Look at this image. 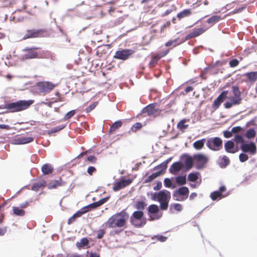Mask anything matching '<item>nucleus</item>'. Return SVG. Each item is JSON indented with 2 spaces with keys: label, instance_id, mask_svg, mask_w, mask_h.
<instances>
[{
  "label": "nucleus",
  "instance_id": "nucleus-1",
  "mask_svg": "<svg viewBox=\"0 0 257 257\" xmlns=\"http://www.w3.org/2000/svg\"><path fill=\"white\" fill-rule=\"evenodd\" d=\"M130 216L128 213L123 209L110 217L105 223V226L108 228H126L127 221Z\"/></svg>",
  "mask_w": 257,
  "mask_h": 257
},
{
  "label": "nucleus",
  "instance_id": "nucleus-2",
  "mask_svg": "<svg viewBox=\"0 0 257 257\" xmlns=\"http://www.w3.org/2000/svg\"><path fill=\"white\" fill-rule=\"evenodd\" d=\"M34 102L33 100H20L5 104L4 108L13 111H21L29 108Z\"/></svg>",
  "mask_w": 257,
  "mask_h": 257
},
{
  "label": "nucleus",
  "instance_id": "nucleus-3",
  "mask_svg": "<svg viewBox=\"0 0 257 257\" xmlns=\"http://www.w3.org/2000/svg\"><path fill=\"white\" fill-rule=\"evenodd\" d=\"M142 211H136L130 217V222L136 227H143L147 223V219Z\"/></svg>",
  "mask_w": 257,
  "mask_h": 257
},
{
  "label": "nucleus",
  "instance_id": "nucleus-4",
  "mask_svg": "<svg viewBox=\"0 0 257 257\" xmlns=\"http://www.w3.org/2000/svg\"><path fill=\"white\" fill-rule=\"evenodd\" d=\"M194 163L197 169H202L205 168L208 162V158L202 154H197L193 156Z\"/></svg>",
  "mask_w": 257,
  "mask_h": 257
},
{
  "label": "nucleus",
  "instance_id": "nucleus-5",
  "mask_svg": "<svg viewBox=\"0 0 257 257\" xmlns=\"http://www.w3.org/2000/svg\"><path fill=\"white\" fill-rule=\"evenodd\" d=\"M189 193V190L187 187H181L174 192L173 198L176 201H183L187 199Z\"/></svg>",
  "mask_w": 257,
  "mask_h": 257
},
{
  "label": "nucleus",
  "instance_id": "nucleus-6",
  "mask_svg": "<svg viewBox=\"0 0 257 257\" xmlns=\"http://www.w3.org/2000/svg\"><path fill=\"white\" fill-rule=\"evenodd\" d=\"M170 159L167 160L166 161H164L160 165L157 166L156 168V169H161V170L156 173H153L152 175L149 176L147 179L146 180V182H152L153 180L160 176V175L163 174L167 168V164L170 161Z\"/></svg>",
  "mask_w": 257,
  "mask_h": 257
},
{
  "label": "nucleus",
  "instance_id": "nucleus-7",
  "mask_svg": "<svg viewBox=\"0 0 257 257\" xmlns=\"http://www.w3.org/2000/svg\"><path fill=\"white\" fill-rule=\"evenodd\" d=\"M206 146L211 150L217 151L222 147V141L218 137L210 138L207 140Z\"/></svg>",
  "mask_w": 257,
  "mask_h": 257
},
{
  "label": "nucleus",
  "instance_id": "nucleus-8",
  "mask_svg": "<svg viewBox=\"0 0 257 257\" xmlns=\"http://www.w3.org/2000/svg\"><path fill=\"white\" fill-rule=\"evenodd\" d=\"M46 35V32L44 29H32L27 30L26 34L24 36L23 39L29 38L42 37Z\"/></svg>",
  "mask_w": 257,
  "mask_h": 257
},
{
  "label": "nucleus",
  "instance_id": "nucleus-9",
  "mask_svg": "<svg viewBox=\"0 0 257 257\" xmlns=\"http://www.w3.org/2000/svg\"><path fill=\"white\" fill-rule=\"evenodd\" d=\"M135 53V51L132 49H121L116 51L113 57L115 59L125 60Z\"/></svg>",
  "mask_w": 257,
  "mask_h": 257
},
{
  "label": "nucleus",
  "instance_id": "nucleus-10",
  "mask_svg": "<svg viewBox=\"0 0 257 257\" xmlns=\"http://www.w3.org/2000/svg\"><path fill=\"white\" fill-rule=\"evenodd\" d=\"M55 85L50 82H39L36 84L37 89L44 94L49 93Z\"/></svg>",
  "mask_w": 257,
  "mask_h": 257
},
{
  "label": "nucleus",
  "instance_id": "nucleus-11",
  "mask_svg": "<svg viewBox=\"0 0 257 257\" xmlns=\"http://www.w3.org/2000/svg\"><path fill=\"white\" fill-rule=\"evenodd\" d=\"M36 49H37V48L34 47L31 48H25L24 49L23 51H26L27 53L23 56L22 59L23 60H26L41 58V54L35 51V50Z\"/></svg>",
  "mask_w": 257,
  "mask_h": 257
},
{
  "label": "nucleus",
  "instance_id": "nucleus-12",
  "mask_svg": "<svg viewBox=\"0 0 257 257\" xmlns=\"http://www.w3.org/2000/svg\"><path fill=\"white\" fill-rule=\"evenodd\" d=\"M240 149L243 152L249 153L252 155L255 154L256 153V147L253 142L248 144L244 143L241 145Z\"/></svg>",
  "mask_w": 257,
  "mask_h": 257
},
{
  "label": "nucleus",
  "instance_id": "nucleus-13",
  "mask_svg": "<svg viewBox=\"0 0 257 257\" xmlns=\"http://www.w3.org/2000/svg\"><path fill=\"white\" fill-rule=\"evenodd\" d=\"M224 149L227 153L231 154H234L239 150L238 146H236L232 140L227 141L224 144Z\"/></svg>",
  "mask_w": 257,
  "mask_h": 257
},
{
  "label": "nucleus",
  "instance_id": "nucleus-14",
  "mask_svg": "<svg viewBox=\"0 0 257 257\" xmlns=\"http://www.w3.org/2000/svg\"><path fill=\"white\" fill-rule=\"evenodd\" d=\"M133 182V180L131 179H122L119 181L115 182L113 184V190L117 191L130 185Z\"/></svg>",
  "mask_w": 257,
  "mask_h": 257
},
{
  "label": "nucleus",
  "instance_id": "nucleus-15",
  "mask_svg": "<svg viewBox=\"0 0 257 257\" xmlns=\"http://www.w3.org/2000/svg\"><path fill=\"white\" fill-rule=\"evenodd\" d=\"M228 90L222 91L219 95L214 100L212 104V107L215 110L217 109L220 106V104L222 103L227 98L228 94Z\"/></svg>",
  "mask_w": 257,
  "mask_h": 257
},
{
  "label": "nucleus",
  "instance_id": "nucleus-16",
  "mask_svg": "<svg viewBox=\"0 0 257 257\" xmlns=\"http://www.w3.org/2000/svg\"><path fill=\"white\" fill-rule=\"evenodd\" d=\"M170 198V192L166 190L161 191L157 194V200L159 202L169 201Z\"/></svg>",
  "mask_w": 257,
  "mask_h": 257
},
{
  "label": "nucleus",
  "instance_id": "nucleus-17",
  "mask_svg": "<svg viewBox=\"0 0 257 257\" xmlns=\"http://www.w3.org/2000/svg\"><path fill=\"white\" fill-rule=\"evenodd\" d=\"M226 191V187L221 186L219 190L214 191L210 194V198L212 200H216L217 199H221L223 197L222 193Z\"/></svg>",
  "mask_w": 257,
  "mask_h": 257
},
{
  "label": "nucleus",
  "instance_id": "nucleus-18",
  "mask_svg": "<svg viewBox=\"0 0 257 257\" xmlns=\"http://www.w3.org/2000/svg\"><path fill=\"white\" fill-rule=\"evenodd\" d=\"M65 184V182L62 181L61 178H60L58 180L51 181L47 186L49 189H56L58 187L63 186Z\"/></svg>",
  "mask_w": 257,
  "mask_h": 257
},
{
  "label": "nucleus",
  "instance_id": "nucleus-19",
  "mask_svg": "<svg viewBox=\"0 0 257 257\" xmlns=\"http://www.w3.org/2000/svg\"><path fill=\"white\" fill-rule=\"evenodd\" d=\"M232 92L234 96V98H232L234 100L235 103H240L241 100V92L237 86L233 85L231 87Z\"/></svg>",
  "mask_w": 257,
  "mask_h": 257
},
{
  "label": "nucleus",
  "instance_id": "nucleus-20",
  "mask_svg": "<svg viewBox=\"0 0 257 257\" xmlns=\"http://www.w3.org/2000/svg\"><path fill=\"white\" fill-rule=\"evenodd\" d=\"M204 32H205V30L202 28L194 29V30H193V31L192 32L188 34L185 37V40H188L191 38L198 37V36H200V35H201L202 33H203Z\"/></svg>",
  "mask_w": 257,
  "mask_h": 257
},
{
  "label": "nucleus",
  "instance_id": "nucleus-21",
  "mask_svg": "<svg viewBox=\"0 0 257 257\" xmlns=\"http://www.w3.org/2000/svg\"><path fill=\"white\" fill-rule=\"evenodd\" d=\"M183 167V164L180 162L174 163L169 169L170 172L172 174H176Z\"/></svg>",
  "mask_w": 257,
  "mask_h": 257
},
{
  "label": "nucleus",
  "instance_id": "nucleus-22",
  "mask_svg": "<svg viewBox=\"0 0 257 257\" xmlns=\"http://www.w3.org/2000/svg\"><path fill=\"white\" fill-rule=\"evenodd\" d=\"M47 186V182L44 180H41L39 182L33 184L31 190L37 192L40 189H43Z\"/></svg>",
  "mask_w": 257,
  "mask_h": 257
},
{
  "label": "nucleus",
  "instance_id": "nucleus-23",
  "mask_svg": "<svg viewBox=\"0 0 257 257\" xmlns=\"http://www.w3.org/2000/svg\"><path fill=\"white\" fill-rule=\"evenodd\" d=\"M34 139L32 137H21L17 138L15 140L17 144H25L33 141Z\"/></svg>",
  "mask_w": 257,
  "mask_h": 257
},
{
  "label": "nucleus",
  "instance_id": "nucleus-24",
  "mask_svg": "<svg viewBox=\"0 0 257 257\" xmlns=\"http://www.w3.org/2000/svg\"><path fill=\"white\" fill-rule=\"evenodd\" d=\"M243 76L246 77L250 82H254L257 80V71L247 72L244 73Z\"/></svg>",
  "mask_w": 257,
  "mask_h": 257
},
{
  "label": "nucleus",
  "instance_id": "nucleus-25",
  "mask_svg": "<svg viewBox=\"0 0 257 257\" xmlns=\"http://www.w3.org/2000/svg\"><path fill=\"white\" fill-rule=\"evenodd\" d=\"M41 170L44 175L51 174L54 171L52 166L49 164H45L43 165L41 168Z\"/></svg>",
  "mask_w": 257,
  "mask_h": 257
},
{
  "label": "nucleus",
  "instance_id": "nucleus-26",
  "mask_svg": "<svg viewBox=\"0 0 257 257\" xmlns=\"http://www.w3.org/2000/svg\"><path fill=\"white\" fill-rule=\"evenodd\" d=\"M243 135L244 133H241V134H237L234 136V137L232 141L235 143L236 146H238V145L239 144H241V145H242L244 143Z\"/></svg>",
  "mask_w": 257,
  "mask_h": 257
},
{
  "label": "nucleus",
  "instance_id": "nucleus-27",
  "mask_svg": "<svg viewBox=\"0 0 257 257\" xmlns=\"http://www.w3.org/2000/svg\"><path fill=\"white\" fill-rule=\"evenodd\" d=\"M206 142L205 139H202L201 140L197 141L193 143V147L197 150H201L204 147V144Z\"/></svg>",
  "mask_w": 257,
  "mask_h": 257
},
{
  "label": "nucleus",
  "instance_id": "nucleus-28",
  "mask_svg": "<svg viewBox=\"0 0 257 257\" xmlns=\"http://www.w3.org/2000/svg\"><path fill=\"white\" fill-rule=\"evenodd\" d=\"M193 157H188L185 161L184 164L187 170H190L193 166Z\"/></svg>",
  "mask_w": 257,
  "mask_h": 257
},
{
  "label": "nucleus",
  "instance_id": "nucleus-29",
  "mask_svg": "<svg viewBox=\"0 0 257 257\" xmlns=\"http://www.w3.org/2000/svg\"><path fill=\"white\" fill-rule=\"evenodd\" d=\"M156 105V103L150 104L144 107L141 112H155V108Z\"/></svg>",
  "mask_w": 257,
  "mask_h": 257
},
{
  "label": "nucleus",
  "instance_id": "nucleus-30",
  "mask_svg": "<svg viewBox=\"0 0 257 257\" xmlns=\"http://www.w3.org/2000/svg\"><path fill=\"white\" fill-rule=\"evenodd\" d=\"M106 201V198H103V199H102L100 200H99L97 202H95L93 203H91V204L88 205L87 206H86V208H96L97 207H99L100 206H101V205H102L103 203H104Z\"/></svg>",
  "mask_w": 257,
  "mask_h": 257
},
{
  "label": "nucleus",
  "instance_id": "nucleus-31",
  "mask_svg": "<svg viewBox=\"0 0 257 257\" xmlns=\"http://www.w3.org/2000/svg\"><path fill=\"white\" fill-rule=\"evenodd\" d=\"M89 243V240L88 239L84 237L82 238L79 242H77L76 243V246L77 248L79 249L81 248L82 247L86 246Z\"/></svg>",
  "mask_w": 257,
  "mask_h": 257
},
{
  "label": "nucleus",
  "instance_id": "nucleus-32",
  "mask_svg": "<svg viewBox=\"0 0 257 257\" xmlns=\"http://www.w3.org/2000/svg\"><path fill=\"white\" fill-rule=\"evenodd\" d=\"M230 163V160L226 156H223L220 159L219 164L221 167L225 168Z\"/></svg>",
  "mask_w": 257,
  "mask_h": 257
},
{
  "label": "nucleus",
  "instance_id": "nucleus-33",
  "mask_svg": "<svg viewBox=\"0 0 257 257\" xmlns=\"http://www.w3.org/2000/svg\"><path fill=\"white\" fill-rule=\"evenodd\" d=\"M122 125V122L120 120L116 121L110 127L109 132L111 133L114 132L117 128Z\"/></svg>",
  "mask_w": 257,
  "mask_h": 257
},
{
  "label": "nucleus",
  "instance_id": "nucleus-34",
  "mask_svg": "<svg viewBox=\"0 0 257 257\" xmlns=\"http://www.w3.org/2000/svg\"><path fill=\"white\" fill-rule=\"evenodd\" d=\"M191 14V12L190 9H185L180 12L177 15V17L179 19H181L186 17H188Z\"/></svg>",
  "mask_w": 257,
  "mask_h": 257
},
{
  "label": "nucleus",
  "instance_id": "nucleus-35",
  "mask_svg": "<svg viewBox=\"0 0 257 257\" xmlns=\"http://www.w3.org/2000/svg\"><path fill=\"white\" fill-rule=\"evenodd\" d=\"M176 183L179 185H183L186 183V176H178L176 177Z\"/></svg>",
  "mask_w": 257,
  "mask_h": 257
},
{
  "label": "nucleus",
  "instance_id": "nucleus-36",
  "mask_svg": "<svg viewBox=\"0 0 257 257\" xmlns=\"http://www.w3.org/2000/svg\"><path fill=\"white\" fill-rule=\"evenodd\" d=\"M13 213L17 216H23L25 214V211L18 207H13Z\"/></svg>",
  "mask_w": 257,
  "mask_h": 257
},
{
  "label": "nucleus",
  "instance_id": "nucleus-37",
  "mask_svg": "<svg viewBox=\"0 0 257 257\" xmlns=\"http://www.w3.org/2000/svg\"><path fill=\"white\" fill-rule=\"evenodd\" d=\"M147 206V204L144 201H139L137 202L135 207L139 210L138 211L143 210Z\"/></svg>",
  "mask_w": 257,
  "mask_h": 257
},
{
  "label": "nucleus",
  "instance_id": "nucleus-38",
  "mask_svg": "<svg viewBox=\"0 0 257 257\" xmlns=\"http://www.w3.org/2000/svg\"><path fill=\"white\" fill-rule=\"evenodd\" d=\"M66 126V124H61V125L55 127L51 129L48 132V134L50 135L55 133L59 132L60 131L64 128Z\"/></svg>",
  "mask_w": 257,
  "mask_h": 257
},
{
  "label": "nucleus",
  "instance_id": "nucleus-39",
  "mask_svg": "<svg viewBox=\"0 0 257 257\" xmlns=\"http://www.w3.org/2000/svg\"><path fill=\"white\" fill-rule=\"evenodd\" d=\"M148 212L151 214H156L159 212V207L158 205L152 204L148 207Z\"/></svg>",
  "mask_w": 257,
  "mask_h": 257
},
{
  "label": "nucleus",
  "instance_id": "nucleus-40",
  "mask_svg": "<svg viewBox=\"0 0 257 257\" xmlns=\"http://www.w3.org/2000/svg\"><path fill=\"white\" fill-rule=\"evenodd\" d=\"M256 132L253 128L249 129L245 134V136L248 139L254 138Z\"/></svg>",
  "mask_w": 257,
  "mask_h": 257
},
{
  "label": "nucleus",
  "instance_id": "nucleus-41",
  "mask_svg": "<svg viewBox=\"0 0 257 257\" xmlns=\"http://www.w3.org/2000/svg\"><path fill=\"white\" fill-rule=\"evenodd\" d=\"M220 19V17L217 15H214L211 17L209 18L207 20V23L210 24H213L215 23L218 22Z\"/></svg>",
  "mask_w": 257,
  "mask_h": 257
},
{
  "label": "nucleus",
  "instance_id": "nucleus-42",
  "mask_svg": "<svg viewBox=\"0 0 257 257\" xmlns=\"http://www.w3.org/2000/svg\"><path fill=\"white\" fill-rule=\"evenodd\" d=\"M198 178V173H191L188 176V180L190 182H195Z\"/></svg>",
  "mask_w": 257,
  "mask_h": 257
},
{
  "label": "nucleus",
  "instance_id": "nucleus-43",
  "mask_svg": "<svg viewBox=\"0 0 257 257\" xmlns=\"http://www.w3.org/2000/svg\"><path fill=\"white\" fill-rule=\"evenodd\" d=\"M97 104V101L93 102L92 103L90 104L89 105L87 106L86 107V108L85 109V111H86V112H90L95 108Z\"/></svg>",
  "mask_w": 257,
  "mask_h": 257
},
{
  "label": "nucleus",
  "instance_id": "nucleus-44",
  "mask_svg": "<svg viewBox=\"0 0 257 257\" xmlns=\"http://www.w3.org/2000/svg\"><path fill=\"white\" fill-rule=\"evenodd\" d=\"M88 208H86V207L82 208L81 210L78 211L76 213H75L74 215L76 218L80 217L81 215H82L83 214L86 213L89 211V209H88Z\"/></svg>",
  "mask_w": 257,
  "mask_h": 257
},
{
  "label": "nucleus",
  "instance_id": "nucleus-45",
  "mask_svg": "<svg viewBox=\"0 0 257 257\" xmlns=\"http://www.w3.org/2000/svg\"><path fill=\"white\" fill-rule=\"evenodd\" d=\"M231 131H232V134H238V133H240V134H241V133H244V128L240 126H239L233 127L231 129Z\"/></svg>",
  "mask_w": 257,
  "mask_h": 257
},
{
  "label": "nucleus",
  "instance_id": "nucleus-46",
  "mask_svg": "<svg viewBox=\"0 0 257 257\" xmlns=\"http://www.w3.org/2000/svg\"><path fill=\"white\" fill-rule=\"evenodd\" d=\"M143 126V125L140 122H137L135 123L132 127L131 130L132 132L136 133L138 130H140Z\"/></svg>",
  "mask_w": 257,
  "mask_h": 257
},
{
  "label": "nucleus",
  "instance_id": "nucleus-47",
  "mask_svg": "<svg viewBox=\"0 0 257 257\" xmlns=\"http://www.w3.org/2000/svg\"><path fill=\"white\" fill-rule=\"evenodd\" d=\"M239 103H235L234 100L231 98L230 101H226L224 103V106L226 108H230L232 106L239 104Z\"/></svg>",
  "mask_w": 257,
  "mask_h": 257
},
{
  "label": "nucleus",
  "instance_id": "nucleus-48",
  "mask_svg": "<svg viewBox=\"0 0 257 257\" xmlns=\"http://www.w3.org/2000/svg\"><path fill=\"white\" fill-rule=\"evenodd\" d=\"M239 159L241 162H244L248 159V156L245 153H241L239 155Z\"/></svg>",
  "mask_w": 257,
  "mask_h": 257
},
{
  "label": "nucleus",
  "instance_id": "nucleus-49",
  "mask_svg": "<svg viewBox=\"0 0 257 257\" xmlns=\"http://www.w3.org/2000/svg\"><path fill=\"white\" fill-rule=\"evenodd\" d=\"M186 121L185 119H183V120H181V121H180L179 122V123H178V127L180 129L186 128L188 127V125H186L185 124Z\"/></svg>",
  "mask_w": 257,
  "mask_h": 257
},
{
  "label": "nucleus",
  "instance_id": "nucleus-50",
  "mask_svg": "<svg viewBox=\"0 0 257 257\" xmlns=\"http://www.w3.org/2000/svg\"><path fill=\"white\" fill-rule=\"evenodd\" d=\"M97 236L96 237L98 239H101L103 237V235L105 233V231L104 229H100L97 231Z\"/></svg>",
  "mask_w": 257,
  "mask_h": 257
},
{
  "label": "nucleus",
  "instance_id": "nucleus-51",
  "mask_svg": "<svg viewBox=\"0 0 257 257\" xmlns=\"http://www.w3.org/2000/svg\"><path fill=\"white\" fill-rule=\"evenodd\" d=\"M161 58V56H154L150 62V64L152 66H154L155 64H157L158 60Z\"/></svg>",
  "mask_w": 257,
  "mask_h": 257
},
{
  "label": "nucleus",
  "instance_id": "nucleus-52",
  "mask_svg": "<svg viewBox=\"0 0 257 257\" xmlns=\"http://www.w3.org/2000/svg\"><path fill=\"white\" fill-rule=\"evenodd\" d=\"M238 64H239V61L236 59H233L231 60L229 63V66L231 67H234L237 66Z\"/></svg>",
  "mask_w": 257,
  "mask_h": 257
},
{
  "label": "nucleus",
  "instance_id": "nucleus-53",
  "mask_svg": "<svg viewBox=\"0 0 257 257\" xmlns=\"http://www.w3.org/2000/svg\"><path fill=\"white\" fill-rule=\"evenodd\" d=\"M169 201L160 202V207L162 210H166L168 208Z\"/></svg>",
  "mask_w": 257,
  "mask_h": 257
},
{
  "label": "nucleus",
  "instance_id": "nucleus-54",
  "mask_svg": "<svg viewBox=\"0 0 257 257\" xmlns=\"http://www.w3.org/2000/svg\"><path fill=\"white\" fill-rule=\"evenodd\" d=\"M96 171V168L93 166H90L88 168L87 172L90 175H92L93 173Z\"/></svg>",
  "mask_w": 257,
  "mask_h": 257
},
{
  "label": "nucleus",
  "instance_id": "nucleus-55",
  "mask_svg": "<svg viewBox=\"0 0 257 257\" xmlns=\"http://www.w3.org/2000/svg\"><path fill=\"white\" fill-rule=\"evenodd\" d=\"M223 136L225 138H230L232 136V131H225L223 132Z\"/></svg>",
  "mask_w": 257,
  "mask_h": 257
},
{
  "label": "nucleus",
  "instance_id": "nucleus-56",
  "mask_svg": "<svg viewBox=\"0 0 257 257\" xmlns=\"http://www.w3.org/2000/svg\"><path fill=\"white\" fill-rule=\"evenodd\" d=\"M172 207L175 210L178 211H180L182 209L181 205L178 203L174 204L172 205Z\"/></svg>",
  "mask_w": 257,
  "mask_h": 257
},
{
  "label": "nucleus",
  "instance_id": "nucleus-57",
  "mask_svg": "<svg viewBox=\"0 0 257 257\" xmlns=\"http://www.w3.org/2000/svg\"><path fill=\"white\" fill-rule=\"evenodd\" d=\"M164 185L166 187H170L172 185V182L169 178H166L164 180Z\"/></svg>",
  "mask_w": 257,
  "mask_h": 257
},
{
  "label": "nucleus",
  "instance_id": "nucleus-58",
  "mask_svg": "<svg viewBox=\"0 0 257 257\" xmlns=\"http://www.w3.org/2000/svg\"><path fill=\"white\" fill-rule=\"evenodd\" d=\"M87 160L91 163H95L96 162L97 159L95 156L90 155L87 158Z\"/></svg>",
  "mask_w": 257,
  "mask_h": 257
},
{
  "label": "nucleus",
  "instance_id": "nucleus-59",
  "mask_svg": "<svg viewBox=\"0 0 257 257\" xmlns=\"http://www.w3.org/2000/svg\"><path fill=\"white\" fill-rule=\"evenodd\" d=\"M7 231V227L4 226L0 227V236H3Z\"/></svg>",
  "mask_w": 257,
  "mask_h": 257
},
{
  "label": "nucleus",
  "instance_id": "nucleus-60",
  "mask_svg": "<svg viewBox=\"0 0 257 257\" xmlns=\"http://www.w3.org/2000/svg\"><path fill=\"white\" fill-rule=\"evenodd\" d=\"M245 8V7H240L237 9H235L233 10V11L232 12V13L233 14H236V13H239L240 12H241Z\"/></svg>",
  "mask_w": 257,
  "mask_h": 257
},
{
  "label": "nucleus",
  "instance_id": "nucleus-61",
  "mask_svg": "<svg viewBox=\"0 0 257 257\" xmlns=\"http://www.w3.org/2000/svg\"><path fill=\"white\" fill-rule=\"evenodd\" d=\"M76 217L73 215L68 220V224H70L74 222L76 220Z\"/></svg>",
  "mask_w": 257,
  "mask_h": 257
},
{
  "label": "nucleus",
  "instance_id": "nucleus-62",
  "mask_svg": "<svg viewBox=\"0 0 257 257\" xmlns=\"http://www.w3.org/2000/svg\"><path fill=\"white\" fill-rule=\"evenodd\" d=\"M162 187V183L161 182H158L157 185L154 187V189L155 190H159Z\"/></svg>",
  "mask_w": 257,
  "mask_h": 257
},
{
  "label": "nucleus",
  "instance_id": "nucleus-63",
  "mask_svg": "<svg viewBox=\"0 0 257 257\" xmlns=\"http://www.w3.org/2000/svg\"><path fill=\"white\" fill-rule=\"evenodd\" d=\"M167 238V237L164 236H160L158 237V240L160 241H162V242L165 241L166 240Z\"/></svg>",
  "mask_w": 257,
  "mask_h": 257
},
{
  "label": "nucleus",
  "instance_id": "nucleus-64",
  "mask_svg": "<svg viewBox=\"0 0 257 257\" xmlns=\"http://www.w3.org/2000/svg\"><path fill=\"white\" fill-rule=\"evenodd\" d=\"M90 257H99V254L96 252H90L89 254Z\"/></svg>",
  "mask_w": 257,
  "mask_h": 257
}]
</instances>
